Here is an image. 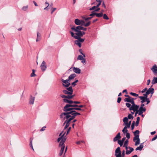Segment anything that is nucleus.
<instances>
[{
    "mask_svg": "<svg viewBox=\"0 0 157 157\" xmlns=\"http://www.w3.org/2000/svg\"><path fill=\"white\" fill-rule=\"evenodd\" d=\"M74 112H74V111H71L62 113L60 115V118H63V120H65L70 117L73 120L76 117L75 115L73 114L74 113Z\"/></svg>",
    "mask_w": 157,
    "mask_h": 157,
    "instance_id": "nucleus-1",
    "label": "nucleus"
},
{
    "mask_svg": "<svg viewBox=\"0 0 157 157\" xmlns=\"http://www.w3.org/2000/svg\"><path fill=\"white\" fill-rule=\"evenodd\" d=\"M78 106V105L76 104H66L63 107V110L64 112L74 111V109Z\"/></svg>",
    "mask_w": 157,
    "mask_h": 157,
    "instance_id": "nucleus-2",
    "label": "nucleus"
},
{
    "mask_svg": "<svg viewBox=\"0 0 157 157\" xmlns=\"http://www.w3.org/2000/svg\"><path fill=\"white\" fill-rule=\"evenodd\" d=\"M115 156L116 157H121V151L120 150V148L118 147L115 150Z\"/></svg>",
    "mask_w": 157,
    "mask_h": 157,
    "instance_id": "nucleus-3",
    "label": "nucleus"
},
{
    "mask_svg": "<svg viewBox=\"0 0 157 157\" xmlns=\"http://www.w3.org/2000/svg\"><path fill=\"white\" fill-rule=\"evenodd\" d=\"M125 147L126 150V154L127 155L130 154L134 150V149L130 147H128V146H123Z\"/></svg>",
    "mask_w": 157,
    "mask_h": 157,
    "instance_id": "nucleus-4",
    "label": "nucleus"
},
{
    "mask_svg": "<svg viewBox=\"0 0 157 157\" xmlns=\"http://www.w3.org/2000/svg\"><path fill=\"white\" fill-rule=\"evenodd\" d=\"M82 26H78L75 27V26H72L71 28V29L74 32L80 31L81 29Z\"/></svg>",
    "mask_w": 157,
    "mask_h": 157,
    "instance_id": "nucleus-5",
    "label": "nucleus"
},
{
    "mask_svg": "<svg viewBox=\"0 0 157 157\" xmlns=\"http://www.w3.org/2000/svg\"><path fill=\"white\" fill-rule=\"evenodd\" d=\"M139 107V105H131L130 110H133L134 112H135L136 111L138 110V109Z\"/></svg>",
    "mask_w": 157,
    "mask_h": 157,
    "instance_id": "nucleus-6",
    "label": "nucleus"
},
{
    "mask_svg": "<svg viewBox=\"0 0 157 157\" xmlns=\"http://www.w3.org/2000/svg\"><path fill=\"white\" fill-rule=\"evenodd\" d=\"M41 68L42 71H45L47 68L46 63L45 61H43L41 66Z\"/></svg>",
    "mask_w": 157,
    "mask_h": 157,
    "instance_id": "nucleus-7",
    "label": "nucleus"
},
{
    "mask_svg": "<svg viewBox=\"0 0 157 157\" xmlns=\"http://www.w3.org/2000/svg\"><path fill=\"white\" fill-rule=\"evenodd\" d=\"M139 113L138 114L139 115H141L143 113L145 112L146 110V109L145 107L142 108L141 107H140L139 109Z\"/></svg>",
    "mask_w": 157,
    "mask_h": 157,
    "instance_id": "nucleus-8",
    "label": "nucleus"
},
{
    "mask_svg": "<svg viewBox=\"0 0 157 157\" xmlns=\"http://www.w3.org/2000/svg\"><path fill=\"white\" fill-rule=\"evenodd\" d=\"M152 86H151V87ZM146 92L148 95H149L150 94H151V96L154 92V89L153 88H151V87H150L149 88L148 90H147Z\"/></svg>",
    "mask_w": 157,
    "mask_h": 157,
    "instance_id": "nucleus-9",
    "label": "nucleus"
},
{
    "mask_svg": "<svg viewBox=\"0 0 157 157\" xmlns=\"http://www.w3.org/2000/svg\"><path fill=\"white\" fill-rule=\"evenodd\" d=\"M151 69L155 75L157 74V66L156 65H154Z\"/></svg>",
    "mask_w": 157,
    "mask_h": 157,
    "instance_id": "nucleus-10",
    "label": "nucleus"
},
{
    "mask_svg": "<svg viewBox=\"0 0 157 157\" xmlns=\"http://www.w3.org/2000/svg\"><path fill=\"white\" fill-rule=\"evenodd\" d=\"M120 133L119 132L113 138V141L114 142L116 141L117 140H119L121 138Z\"/></svg>",
    "mask_w": 157,
    "mask_h": 157,
    "instance_id": "nucleus-11",
    "label": "nucleus"
},
{
    "mask_svg": "<svg viewBox=\"0 0 157 157\" xmlns=\"http://www.w3.org/2000/svg\"><path fill=\"white\" fill-rule=\"evenodd\" d=\"M74 72L77 74H80L81 72V70L78 68L74 67L73 69Z\"/></svg>",
    "mask_w": 157,
    "mask_h": 157,
    "instance_id": "nucleus-12",
    "label": "nucleus"
},
{
    "mask_svg": "<svg viewBox=\"0 0 157 157\" xmlns=\"http://www.w3.org/2000/svg\"><path fill=\"white\" fill-rule=\"evenodd\" d=\"M30 98L29 101V104H33L35 99V97H33L32 95L30 96Z\"/></svg>",
    "mask_w": 157,
    "mask_h": 157,
    "instance_id": "nucleus-13",
    "label": "nucleus"
},
{
    "mask_svg": "<svg viewBox=\"0 0 157 157\" xmlns=\"http://www.w3.org/2000/svg\"><path fill=\"white\" fill-rule=\"evenodd\" d=\"M75 32V34L78 37H82V31H76Z\"/></svg>",
    "mask_w": 157,
    "mask_h": 157,
    "instance_id": "nucleus-14",
    "label": "nucleus"
},
{
    "mask_svg": "<svg viewBox=\"0 0 157 157\" xmlns=\"http://www.w3.org/2000/svg\"><path fill=\"white\" fill-rule=\"evenodd\" d=\"M144 143H141L140 144V146H139V147H137L136 148V151H137L138 150H140V151H141L142 148H143L144 147V146L143 145V144Z\"/></svg>",
    "mask_w": 157,
    "mask_h": 157,
    "instance_id": "nucleus-15",
    "label": "nucleus"
},
{
    "mask_svg": "<svg viewBox=\"0 0 157 157\" xmlns=\"http://www.w3.org/2000/svg\"><path fill=\"white\" fill-rule=\"evenodd\" d=\"M75 23L76 25H80L81 23L80 20L78 19H76L75 20Z\"/></svg>",
    "mask_w": 157,
    "mask_h": 157,
    "instance_id": "nucleus-16",
    "label": "nucleus"
},
{
    "mask_svg": "<svg viewBox=\"0 0 157 157\" xmlns=\"http://www.w3.org/2000/svg\"><path fill=\"white\" fill-rule=\"evenodd\" d=\"M76 76L75 74H73L71 75L68 77V79L70 81L71 80L73 79Z\"/></svg>",
    "mask_w": 157,
    "mask_h": 157,
    "instance_id": "nucleus-17",
    "label": "nucleus"
},
{
    "mask_svg": "<svg viewBox=\"0 0 157 157\" xmlns=\"http://www.w3.org/2000/svg\"><path fill=\"white\" fill-rule=\"evenodd\" d=\"M139 98L141 100V103H144V102L146 101V99L147 98H146L143 96H139Z\"/></svg>",
    "mask_w": 157,
    "mask_h": 157,
    "instance_id": "nucleus-18",
    "label": "nucleus"
},
{
    "mask_svg": "<svg viewBox=\"0 0 157 157\" xmlns=\"http://www.w3.org/2000/svg\"><path fill=\"white\" fill-rule=\"evenodd\" d=\"M64 148H65V146H63L62 147H61V150H60V152L59 154V155L60 156H61L62 155V154L63 153L64 150Z\"/></svg>",
    "mask_w": 157,
    "mask_h": 157,
    "instance_id": "nucleus-19",
    "label": "nucleus"
},
{
    "mask_svg": "<svg viewBox=\"0 0 157 157\" xmlns=\"http://www.w3.org/2000/svg\"><path fill=\"white\" fill-rule=\"evenodd\" d=\"M75 43L76 45H78L79 48L81 47V43L79 41H78V39H77V40H75Z\"/></svg>",
    "mask_w": 157,
    "mask_h": 157,
    "instance_id": "nucleus-20",
    "label": "nucleus"
},
{
    "mask_svg": "<svg viewBox=\"0 0 157 157\" xmlns=\"http://www.w3.org/2000/svg\"><path fill=\"white\" fill-rule=\"evenodd\" d=\"M126 101L128 102L131 103L132 104V105H136L135 104L134 101H131L129 99H126Z\"/></svg>",
    "mask_w": 157,
    "mask_h": 157,
    "instance_id": "nucleus-21",
    "label": "nucleus"
},
{
    "mask_svg": "<svg viewBox=\"0 0 157 157\" xmlns=\"http://www.w3.org/2000/svg\"><path fill=\"white\" fill-rule=\"evenodd\" d=\"M67 90L69 92L71 93L72 94L73 93V90L71 86H70L67 88Z\"/></svg>",
    "mask_w": 157,
    "mask_h": 157,
    "instance_id": "nucleus-22",
    "label": "nucleus"
},
{
    "mask_svg": "<svg viewBox=\"0 0 157 157\" xmlns=\"http://www.w3.org/2000/svg\"><path fill=\"white\" fill-rule=\"evenodd\" d=\"M95 15L98 17H101L103 16V14L102 12H101L99 13H95Z\"/></svg>",
    "mask_w": 157,
    "mask_h": 157,
    "instance_id": "nucleus-23",
    "label": "nucleus"
},
{
    "mask_svg": "<svg viewBox=\"0 0 157 157\" xmlns=\"http://www.w3.org/2000/svg\"><path fill=\"white\" fill-rule=\"evenodd\" d=\"M70 33L71 34V36L74 37L75 39L78 38V37L76 35H75V33L71 31H70Z\"/></svg>",
    "mask_w": 157,
    "mask_h": 157,
    "instance_id": "nucleus-24",
    "label": "nucleus"
},
{
    "mask_svg": "<svg viewBox=\"0 0 157 157\" xmlns=\"http://www.w3.org/2000/svg\"><path fill=\"white\" fill-rule=\"evenodd\" d=\"M140 117H137L136 121V124H135L136 126H137L138 125L139 122L140 121Z\"/></svg>",
    "mask_w": 157,
    "mask_h": 157,
    "instance_id": "nucleus-25",
    "label": "nucleus"
},
{
    "mask_svg": "<svg viewBox=\"0 0 157 157\" xmlns=\"http://www.w3.org/2000/svg\"><path fill=\"white\" fill-rule=\"evenodd\" d=\"M61 81L64 83L65 84H67L68 83L70 82V80H69L68 79H67L66 80H64L63 79H62Z\"/></svg>",
    "mask_w": 157,
    "mask_h": 157,
    "instance_id": "nucleus-26",
    "label": "nucleus"
},
{
    "mask_svg": "<svg viewBox=\"0 0 157 157\" xmlns=\"http://www.w3.org/2000/svg\"><path fill=\"white\" fill-rule=\"evenodd\" d=\"M131 121H130L128 123V122L125 123V124L126 125V126H127V128H129L130 127V126L131 124Z\"/></svg>",
    "mask_w": 157,
    "mask_h": 157,
    "instance_id": "nucleus-27",
    "label": "nucleus"
},
{
    "mask_svg": "<svg viewBox=\"0 0 157 157\" xmlns=\"http://www.w3.org/2000/svg\"><path fill=\"white\" fill-rule=\"evenodd\" d=\"M76 39H78V41H79L80 43H83L85 40V39L81 38V37H78V38Z\"/></svg>",
    "mask_w": 157,
    "mask_h": 157,
    "instance_id": "nucleus-28",
    "label": "nucleus"
},
{
    "mask_svg": "<svg viewBox=\"0 0 157 157\" xmlns=\"http://www.w3.org/2000/svg\"><path fill=\"white\" fill-rule=\"evenodd\" d=\"M63 92L65 94H68L70 95H71V93L69 92L67 90H64L63 91Z\"/></svg>",
    "mask_w": 157,
    "mask_h": 157,
    "instance_id": "nucleus-29",
    "label": "nucleus"
},
{
    "mask_svg": "<svg viewBox=\"0 0 157 157\" xmlns=\"http://www.w3.org/2000/svg\"><path fill=\"white\" fill-rule=\"evenodd\" d=\"M140 143V138H138V140H136V141L135 143V145L137 146Z\"/></svg>",
    "mask_w": 157,
    "mask_h": 157,
    "instance_id": "nucleus-30",
    "label": "nucleus"
},
{
    "mask_svg": "<svg viewBox=\"0 0 157 157\" xmlns=\"http://www.w3.org/2000/svg\"><path fill=\"white\" fill-rule=\"evenodd\" d=\"M84 58L82 56V55H79L78 57V58H77V59H79V60H84Z\"/></svg>",
    "mask_w": 157,
    "mask_h": 157,
    "instance_id": "nucleus-31",
    "label": "nucleus"
},
{
    "mask_svg": "<svg viewBox=\"0 0 157 157\" xmlns=\"http://www.w3.org/2000/svg\"><path fill=\"white\" fill-rule=\"evenodd\" d=\"M66 121H67V123L68 124H70V121L72 120V119H71L70 117H69V118L67 119H66Z\"/></svg>",
    "mask_w": 157,
    "mask_h": 157,
    "instance_id": "nucleus-32",
    "label": "nucleus"
},
{
    "mask_svg": "<svg viewBox=\"0 0 157 157\" xmlns=\"http://www.w3.org/2000/svg\"><path fill=\"white\" fill-rule=\"evenodd\" d=\"M35 70L34 69L32 70V73L31 74L30 76L31 77H34L36 75L35 74Z\"/></svg>",
    "mask_w": 157,
    "mask_h": 157,
    "instance_id": "nucleus-33",
    "label": "nucleus"
},
{
    "mask_svg": "<svg viewBox=\"0 0 157 157\" xmlns=\"http://www.w3.org/2000/svg\"><path fill=\"white\" fill-rule=\"evenodd\" d=\"M65 134V132H64L63 134V135H62L60 137L58 138L57 139V141L58 142H59L61 140L62 138V137H63V136Z\"/></svg>",
    "mask_w": 157,
    "mask_h": 157,
    "instance_id": "nucleus-34",
    "label": "nucleus"
},
{
    "mask_svg": "<svg viewBox=\"0 0 157 157\" xmlns=\"http://www.w3.org/2000/svg\"><path fill=\"white\" fill-rule=\"evenodd\" d=\"M59 146L60 147H61L63 146L65 147L64 143L60 141L59 143Z\"/></svg>",
    "mask_w": 157,
    "mask_h": 157,
    "instance_id": "nucleus-35",
    "label": "nucleus"
},
{
    "mask_svg": "<svg viewBox=\"0 0 157 157\" xmlns=\"http://www.w3.org/2000/svg\"><path fill=\"white\" fill-rule=\"evenodd\" d=\"M91 24V22L90 21H88V22L86 23H85L84 24L83 26H85V27H87L89 26Z\"/></svg>",
    "mask_w": 157,
    "mask_h": 157,
    "instance_id": "nucleus-36",
    "label": "nucleus"
},
{
    "mask_svg": "<svg viewBox=\"0 0 157 157\" xmlns=\"http://www.w3.org/2000/svg\"><path fill=\"white\" fill-rule=\"evenodd\" d=\"M128 118L127 117H125L123 119V121L124 122V123L125 124L126 122H128Z\"/></svg>",
    "mask_w": 157,
    "mask_h": 157,
    "instance_id": "nucleus-37",
    "label": "nucleus"
},
{
    "mask_svg": "<svg viewBox=\"0 0 157 157\" xmlns=\"http://www.w3.org/2000/svg\"><path fill=\"white\" fill-rule=\"evenodd\" d=\"M66 140V137H65V136H63V137H62V138L61 140V141L64 143Z\"/></svg>",
    "mask_w": 157,
    "mask_h": 157,
    "instance_id": "nucleus-38",
    "label": "nucleus"
},
{
    "mask_svg": "<svg viewBox=\"0 0 157 157\" xmlns=\"http://www.w3.org/2000/svg\"><path fill=\"white\" fill-rule=\"evenodd\" d=\"M134 136H135V137H134V138H133L134 141H135V140H138V138H139V135H134Z\"/></svg>",
    "mask_w": 157,
    "mask_h": 157,
    "instance_id": "nucleus-39",
    "label": "nucleus"
},
{
    "mask_svg": "<svg viewBox=\"0 0 157 157\" xmlns=\"http://www.w3.org/2000/svg\"><path fill=\"white\" fill-rule=\"evenodd\" d=\"M135 121H133L132 125H131V130H132L135 127Z\"/></svg>",
    "mask_w": 157,
    "mask_h": 157,
    "instance_id": "nucleus-40",
    "label": "nucleus"
},
{
    "mask_svg": "<svg viewBox=\"0 0 157 157\" xmlns=\"http://www.w3.org/2000/svg\"><path fill=\"white\" fill-rule=\"evenodd\" d=\"M78 82V80H76L75 81L71 83V85L73 86H75L76 85V83Z\"/></svg>",
    "mask_w": 157,
    "mask_h": 157,
    "instance_id": "nucleus-41",
    "label": "nucleus"
},
{
    "mask_svg": "<svg viewBox=\"0 0 157 157\" xmlns=\"http://www.w3.org/2000/svg\"><path fill=\"white\" fill-rule=\"evenodd\" d=\"M130 94L131 95H132V96H134V97H137V96H138V94H136L135 93H132V92H130Z\"/></svg>",
    "mask_w": 157,
    "mask_h": 157,
    "instance_id": "nucleus-42",
    "label": "nucleus"
},
{
    "mask_svg": "<svg viewBox=\"0 0 157 157\" xmlns=\"http://www.w3.org/2000/svg\"><path fill=\"white\" fill-rule=\"evenodd\" d=\"M126 105L128 108H129V110H130V108L131 107V104L128 103H126Z\"/></svg>",
    "mask_w": 157,
    "mask_h": 157,
    "instance_id": "nucleus-43",
    "label": "nucleus"
},
{
    "mask_svg": "<svg viewBox=\"0 0 157 157\" xmlns=\"http://www.w3.org/2000/svg\"><path fill=\"white\" fill-rule=\"evenodd\" d=\"M118 143L121 146H122L123 144V142L121 140H118Z\"/></svg>",
    "mask_w": 157,
    "mask_h": 157,
    "instance_id": "nucleus-44",
    "label": "nucleus"
},
{
    "mask_svg": "<svg viewBox=\"0 0 157 157\" xmlns=\"http://www.w3.org/2000/svg\"><path fill=\"white\" fill-rule=\"evenodd\" d=\"M128 119H132L133 118V117L131 114H129L128 115Z\"/></svg>",
    "mask_w": 157,
    "mask_h": 157,
    "instance_id": "nucleus-45",
    "label": "nucleus"
},
{
    "mask_svg": "<svg viewBox=\"0 0 157 157\" xmlns=\"http://www.w3.org/2000/svg\"><path fill=\"white\" fill-rule=\"evenodd\" d=\"M103 18L104 19H106V20H108L109 19V18L107 16L106 14H104L103 15Z\"/></svg>",
    "mask_w": 157,
    "mask_h": 157,
    "instance_id": "nucleus-46",
    "label": "nucleus"
},
{
    "mask_svg": "<svg viewBox=\"0 0 157 157\" xmlns=\"http://www.w3.org/2000/svg\"><path fill=\"white\" fill-rule=\"evenodd\" d=\"M128 140H125V141L124 142L123 146H128Z\"/></svg>",
    "mask_w": 157,
    "mask_h": 157,
    "instance_id": "nucleus-47",
    "label": "nucleus"
},
{
    "mask_svg": "<svg viewBox=\"0 0 157 157\" xmlns=\"http://www.w3.org/2000/svg\"><path fill=\"white\" fill-rule=\"evenodd\" d=\"M69 100L67 99V98H64L63 99V101L64 102L69 103Z\"/></svg>",
    "mask_w": 157,
    "mask_h": 157,
    "instance_id": "nucleus-48",
    "label": "nucleus"
},
{
    "mask_svg": "<svg viewBox=\"0 0 157 157\" xmlns=\"http://www.w3.org/2000/svg\"><path fill=\"white\" fill-rule=\"evenodd\" d=\"M28 8V6H24L22 7V10L24 11H26L27 10Z\"/></svg>",
    "mask_w": 157,
    "mask_h": 157,
    "instance_id": "nucleus-49",
    "label": "nucleus"
},
{
    "mask_svg": "<svg viewBox=\"0 0 157 157\" xmlns=\"http://www.w3.org/2000/svg\"><path fill=\"white\" fill-rule=\"evenodd\" d=\"M139 131L138 130H136L134 132V135H139Z\"/></svg>",
    "mask_w": 157,
    "mask_h": 157,
    "instance_id": "nucleus-50",
    "label": "nucleus"
},
{
    "mask_svg": "<svg viewBox=\"0 0 157 157\" xmlns=\"http://www.w3.org/2000/svg\"><path fill=\"white\" fill-rule=\"evenodd\" d=\"M70 85V82L67 83L66 84H63V86H64L65 87H68Z\"/></svg>",
    "mask_w": 157,
    "mask_h": 157,
    "instance_id": "nucleus-51",
    "label": "nucleus"
},
{
    "mask_svg": "<svg viewBox=\"0 0 157 157\" xmlns=\"http://www.w3.org/2000/svg\"><path fill=\"white\" fill-rule=\"evenodd\" d=\"M75 96V95H67V98L69 99H71Z\"/></svg>",
    "mask_w": 157,
    "mask_h": 157,
    "instance_id": "nucleus-52",
    "label": "nucleus"
},
{
    "mask_svg": "<svg viewBox=\"0 0 157 157\" xmlns=\"http://www.w3.org/2000/svg\"><path fill=\"white\" fill-rule=\"evenodd\" d=\"M29 146H30L32 148L33 150L34 151V150L33 149V144H32V140H31L30 141V143L29 144Z\"/></svg>",
    "mask_w": 157,
    "mask_h": 157,
    "instance_id": "nucleus-53",
    "label": "nucleus"
},
{
    "mask_svg": "<svg viewBox=\"0 0 157 157\" xmlns=\"http://www.w3.org/2000/svg\"><path fill=\"white\" fill-rule=\"evenodd\" d=\"M46 128V127L45 126H44L43 127L41 128V129H40V131H41V132H43V131H44L45 130V128Z\"/></svg>",
    "mask_w": 157,
    "mask_h": 157,
    "instance_id": "nucleus-54",
    "label": "nucleus"
},
{
    "mask_svg": "<svg viewBox=\"0 0 157 157\" xmlns=\"http://www.w3.org/2000/svg\"><path fill=\"white\" fill-rule=\"evenodd\" d=\"M125 96L127 97V98H125L124 99V101H126V99H129V98H130V96L129 95H125Z\"/></svg>",
    "mask_w": 157,
    "mask_h": 157,
    "instance_id": "nucleus-55",
    "label": "nucleus"
},
{
    "mask_svg": "<svg viewBox=\"0 0 157 157\" xmlns=\"http://www.w3.org/2000/svg\"><path fill=\"white\" fill-rule=\"evenodd\" d=\"M148 95L147 94V93L146 92L145 94H143L144 96L143 97L146 98H147V96Z\"/></svg>",
    "mask_w": 157,
    "mask_h": 157,
    "instance_id": "nucleus-56",
    "label": "nucleus"
},
{
    "mask_svg": "<svg viewBox=\"0 0 157 157\" xmlns=\"http://www.w3.org/2000/svg\"><path fill=\"white\" fill-rule=\"evenodd\" d=\"M80 21L81 23L80 25L83 26L84 24H85L84 21L82 20H80Z\"/></svg>",
    "mask_w": 157,
    "mask_h": 157,
    "instance_id": "nucleus-57",
    "label": "nucleus"
},
{
    "mask_svg": "<svg viewBox=\"0 0 157 157\" xmlns=\"http://www.w3.org/2000/svg\"><path fill=\"white\" fill-rule=\"evenodd\" d=\"M56 10V8H51V14H52L53 12Z\"/></svg>",
    "mask_w": 157,
    "mask_h": 157,
    "instance_id": "nucleus-58",
    "label": "nucleus"
},
{
    "mask_svg": "<svg viewBox=\"0 0 157 157\" xmlns=\"http://www.w3.org/2000/svg\"><path fill=\"white\" fill-rule=\"evenodd\" d=\"M60 96L62 98H67V96H66V95H63V94H61V95H60Z\"/></svg>",
    "mask_w": 157,
    "mask_h": 157,
    "instance_id": "nucleus-59",
    "label": "nucleus"
},
{
    "mask_svg": "<svg viewBox=\"0 0 157 157\" xmlns=\"http://www.w3.org/2000/svg\"><path fill=\"white\" fill-rule=\"evenodd\" d=\"M157 138V135L155 136L154 137H153L152 139H151V141H153L155 140Z\"/></svg>",
    "mask_w": 157,
    "mask_h": 157,
    "instance_id": "nucleus-60",
    "label": "nucleus"
},
{
    "mask_svg": "<svg viewBox=\"0 0 157 157\" xmlns=\"http://www.w3.org/2000/svg\"><path fill=\"white\" fill-rule=\"evenodd\" d=\"M130 134L129 133H127L126 134V137L128 139H129L130 138Z\"/></svg>",
    "mask_w": 157,
    "mask_h": 157,
    "instance_id": "nucleus-61",
    "label": "nucleus"
},
{
    "mask_svg": "<svg viewBox=\"0 0 157 157\" xmlns=\"http://www.w3.org/2000/svg\"><path fill=\"white\" fill-rule=\"evenodd\" d=\"M127 128V127L126 126H124V128L122 130V132H123V133H124V134H125V130H126V129Z\"/></svg>",
    "mask_w": 157,
    "mask_h": 157,
    "instance_id": "nucleus-62",
    "label": "nucleus"
},
{
    "mask_svg": "<svg viewBox=\"0 0 157 157\" xmlns=\"http://www.w3.org/2000/svg\"><path fill=\"white\" fill-rule=\"evenodd\" d=\"M95 13L94 12V11H93V13L90 15V16H91V17H93L94 16V15H95Z\"/></svg>",
    "mask_w": 157,
    "mask_h": 157,
    "instance_id": "nucleus-63",
    "label": "nucleus"
},
{
    "mask_svg": "<svg viewBox=\"0 0 157 157\" xmlns=\"http://www.w3.org/2000/svg\"><path fill=\"white\" fill-rule=\"evenodd\" d=\"M121 100V97H118L117 98V102L118 103L120 102Z\"/></svg>",
    "mask_w": 157,
    "mask_h": 157,
    "instance_id": "nucleus-64",
    "label": "nucleus"
}]
</instances>
